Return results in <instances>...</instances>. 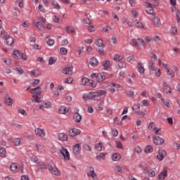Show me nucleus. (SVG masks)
I'll return each mask as SVG.
<instances>
[{
    "label": "nucleus",
    "mask_w": 180,
    "mask_h": 180,
    "mask_svg": "<svg viewBox=\"0 0 180 180\" xmlns=\"http://www.w3.org/2000/svg\"><path fill=\"white\" fill-rule=\"evenodd\" d=\"M38 167L39 168H40V169H49V171H51V172L53 175H56L58 176L60 175V171H58V169H57V167H53L50 164H48L47 165H46L44 163L41 162V163H39Z\"/></svg>",
    "instance_id": "obj_1"
},
{
    "label": "nucleus",
    "mask_w": 180,
    "mask_h": 180,
    "mask_svg": "<svg viewBox=\"0 0 180 180\" xmlns=\"http://www.w3.org/2000/svg\"><path fill=\"white\" fill-rule=\"evenodd\" d=\"M158 5V1H155L154 4H151L149 2L145 3L146 7V12L148 13V15H153V16L155 15V11H154V9H153V6H157Z\"/></svg>",
    "instance_id": "obj_2"
},
{
    "label": "nucleus",
    "mask_w": 180,
    "mask_h": 180,
    "mask_svg": "<svg viewBox=\"0 0 180 180\" xmlns=\"http://www.w3.org/2000/svg\"><path fill=\"white\" fill-rule=\"evenodd\" d=\"M139 43L144 48H146V46H147V44L146 43V41H144V39L141 38H138L137 39H134L131 41V46H133V47H139Z\"/></svg>",
    "instance_id": "obj_3"
},
{
    "label": "nucleus",
    "mask_w": 180,
    "mask_h": 180,
    "mask_svg": "<svg viewBox=\"0 0 180 180\" xmlns=\"http://www.w3.org/2000/svg\"><path fill=\"white\" fill-rule=\"evenodd\" d=\"M143 172L146 175H148V176H150V178H154L155 176V169L150 168L149 167H145L143 168Z\"/></svg>",
    "instance_id": "obj_4"
},
{
    "label": "nucleus",
    "mask_w": 180,
    "mask_h": 180,
    "mask_svg": "<svg viewBox=\"0 0 180 180\" xmlns=\"http://www.w3.org/2000/svg\"><path fill=\"white\" fill-rule=\"evenodd\" d=\"M91 78H96V81H98V82H103V81H105V73L101 72V73H92L91 75Z\"/></svg>",
    "instance_id": "obj_5"
},
{
    "label": "nucleus",
    "mask_w": 180,
    "mask_h": 180,
    "mask_svg": "<svg viewBox=\"0 0 180 180\" xmlns=\"http://www.w3.org/2000/svg\"><path fill=\"white\" fill-rule=\"evenodd\" d=\"M10 171L16 174L19 171H23V166L18 163H13L10 166Z\"/></svg>",
    "instance_id": "obj_6"
},
{
    "label": "nucleus",
    "mask_w": 180,
    "mask_h": 180,
    "mask_svg": "<svg viewBox=\"0 0 180 180\" xmlns=\"http://www.w3.org/2000/svg\"><path fill=\"white\" fill-rule=\"evenodd\" d=\"M162 67L166 70V72L169 77L174 78L175 77V72L172 69L169 68V65L167 63H162Z\"/></svg>",
    "instance_id": "obj_7"
},
{
    "label": "nucleus",
    "mask_w": 180,
    "mask_h": 180,
    "mask_svg": "<svg viewBox=\"0 0 180 180\" xmlns=\"http://www.w3.org/2000/svg\"><path fill=\"white\" fill-rule=\"evenodd\" d=\"M60 153L63 157V160L65 161H70V152H68V149L65 148H62L60 150Z\"/></svg>",
    "instance_id": "obj_8"
},
{
    "label": "nucleus",
    "mask_w": 180,
    "mask_h": 180,
    "mask_svg": "<svg viewBox=\"0 0 180 180\" xmlns=\"http://www.w3.org/2000/svg\"><path fill=\"white\" fill-rule=\"evenodd\" d=\"M167 176H168V167H165L163 171L158 175V180H165Z\"/></svg>",
    "instance_id": "obj_9"
},
{
    "label": "nucleus",
    "mask_w": 180,
    "mask_h": 180,
    "mask_svg": "<svg viewBox=\"0 0 180 180\" xmlns=\"http://www.w3.org/2000/svg\"><path fill=\"white\" fill-rule=\"evenodd\" d=\"M165 157H167V151L164 149H160L157 155V159L158 161H162Z\"/></svg>",
    "instance_id": "obj_10"
},
{
    "label": "nucleus",
    "mask_w": 180,
    "mask_h": 180,
    "mask_svg": "<svg viewBox=\"0 0 180 180\" xmlns=\"http://www.w3.org/2000/svg\"><path fill=\"white\" fill-rule=\"evenodd\" d=\"M34 133L37 137H46V131L40 128H36L34 129Z\"/></svg>",
    "instance_id": "obj_11"
},
{
    "label": "nucleus",
    "mask_w": 180,
    "mask_h": 180,
    "mask_svg": "<svg viewBox=\"0 0 180 180\" xmlns=\"http://www.w3.org/2000/svg\"><path fill=\"white\" fill-rule=\"evenodd\" d=\"M153 141L154 144H155V146H161L162 144H164V139L158 136H155L153 138Z\"/></svg>",
    "instance_id": "obj_12"
},
{
    "label": "nucleus",
    "mask_w": 180,
    "mask_h": 180,
    "mask_svg": "<svg viewBox=\"0 0 180 180\" xmlns=\"http://www.w3.org/2000/svg\"><path fill=\"white\" fill-rule=\"evenodd\" d=\"M27 91H30L31 94H35V95H41V87L37 86V88L31 89L30 87H28L27 89Z\"/></svg>",
    "instance_id": "obj_13"
},
{
    "label": "nucleus",
    "mask_w": 180,
    "mask_h": 180,
    "mask_svg": "<svg viewBox=\"0 0 180 180\" xmlns=\"http://www.w3.org/2000/svg\"><path fill=\"white\" fill-rule=\"evenodd\" d=\"M79 153H81V145L77 143L73 146V154L75 155H79Z\"/></svg>",
    "instance_id": "obj_14"
},
{
    "label": "nucleus",
    "mask_w": 180,
    "mask_h": 180,
    "mask_svg": "<svg viewBox=\"0 0 180 180\" xmlns=\"http://www.w3.org/2000/svg\"><path fill=\"white\" fill-rule=\"evenodd\" d=\"M73 120L76 123H81V120H82V115H81L78 112H75L73 114Z\"/></svg>",
    "instance_id": "obj_15"
},
{
    "label": "nucleus",
    "mask_w": 180,
    "mask_h": 180,
    "mask_svg": "<svg viewBox=\"0 0 180 180\" xmlns=\"http://www.w3.org/2000/svg\"><path fill=\"white\" fill-rule=\"evenodd\" d=\"M113 169H114L115 172H118V174H124V172H125L124 167H123L120 165L114 166Z\"/></svg>",
    "instance_id": "obj_16"
},
{
    "label": "nucleus",
    "mask_w": 180,
    "mask_h": 180,
    "mask_svg": "<svg viewBox=\"0 0 180 180\" xmlns=\"http://www.w3.org/2000/svg\"><path fill=\"white\" fill-rule=\"evenodd\" d=\"M81 134V130L77 129H72L69 130V136L71 137H75V136H78V134Z\"/></svg>",
    "instance_id": "obj_17"
},
{
    "label": "nucleus",
    "mask_w": 180,
    "mask_h": 180,
    "mask_svg": "<svg viewBox=\"0 0 180 180\" xmlns=\"http://www.w3.org/2000/svg\"><path fill=\"white\" fill-rule=\"evenodd\" d=\"M87 176H89L93 180L98 179V176L96 175V173H95V170L94 169L89 170L87 172Z\"/></svg>",
    "instance_id": "obj_18"
},
{
    "label": "nucleus",
    "mask_w": 180,
    "mask_h": 180,
    "mask_svg": "<svg viewBox=\"0 0 180 180\" xmlns=\"http://www.w3.org/2000/svg\"><path fill=\"white\" fill-rule=\"evenodd\" d=\"M82 85H89L91 84L93 88H95V85H94V83L92 82V81H89V79L86 77H83L82 79Z\"/></svg>",
    "instance_id": "obj_19"
},
{
    "label": "nucleus",
    "mask_w": 180,
    "mask_h": 180,
    "mask_svg": "<svg viewBox=\"0 0 180 180\" xmlns=\"http://www.w3.org/2000/svg\"><path fill=\"white\" fill-rule=\"evenodd\" d=\"M62 72L63 74H66V75H72V66L64 68Z\"/></svg>",
    "instance_id": "obj_20"
},
{
    "label": "nucleus",
    "mask_w": 180,
    "mask_h": 180,
    "mask_svg": "<svg viewBox=\"0 0 180 180\" xmlns=\"http://www.w3.org/2000/svg\"><path fill=\"white\" fill-rule=\"evenodd\" d=\"M151 20L156 27H160V26H161V20H160V18L154 17Z\"/></svg>",
    "instance_id": "obj_21"
},
{
    "label": "nucleus",
    "mask_w": 180,
    "mask_h": 180,
    "mask_svg": "<svg viewBox=\"0 0 180 180\" xmlns=\"http://www.w3.org/2000/svg\"><path fill=\"white\" fill-rule=\"evenodd\" d=\"M42 105L44 109H51V108H53V104L49 101H44Z\"/></svg>",
    "instance_id": "obj_22"
},
{
    "label": "nucleus",
    "mask_w": 180,
    "mask_h": 180,
    "mask_svg": "<svg viewBox=\"0 0 180 180\" xmlns=\"http://www.w3.org/2000/svg\"><path fill=\"white\" fill-rule=\"evenodd\" d=\"M137 71H139V74H144L146 69H144V65L141 63H139L137 65Z\"/></svg>",
    "instance_id": "obj_23"
},
{
    "label": "nucleus",
    "mask_w": 180,
    "mask_h": 180,
    "mask_svg": "<svg viewBox=\"0 0 180 180\" xmlns=\"http://www.w3.org/2000/svg\"><path fill=\"white\" fill-rule=\"evenodd\" d=\"M6 36H8V32H6L4 29V27L0 25V37H1V39H5Z\"/></svg>",
    "instance_id": "obj_24"
},
{
    "label": "nucleus",
    "mask_w": 180,
    "mask_h": 180,
    "mask_svg": "<svg viewBox=\"0 0 180 180\" xmlns=\"http://www.w3.org/2000/svg\"><path fill=\"white\" fill-rule=\"evenodd\" d=\"M58 139L60 141H67L68 140V136L64 133H60L58 134Z\"/></svg>",
    "instance_id": "obj_25"
},
{
    "label": "nucleus",
    "mask_w": 180,
    "mask_h": 180,
    "mask_svg": "<svg viewBox=\"0 0 180 180\" xmlns=\"http://www.w3.org/2000/svg\"><path fill=\"white\" fill-rule=\"evenodd\" d=\"M6 100H5V103L6 105H7V106H12V98H11V96H9V95L6 94Z\"/></svg>",
    "instance_id": "obj_26"
},
{
    "label": "nucleus",
    "mask_w": 180,
    "mask_h": 180,
    "mask_svg": "<svg viewBox=\"0 0 180 180\" xmlns=\"http://www.w3.org/2000/svg\"><path fill=\"white\" fill-rule=\"evenodd\" d=\"M95 149L97 151H103V150H105V146H103L102 143H97L95 146Z\"/></svg>",
    "instance_id": "obj_27"
},
{
    "label": "nucleus",
    "mask_w": 180,
    "mask_h": 180,
    "mask_svg": "<svg viewBox=\"0 0 180 180\" xmlns=\"http://www.w3.org/2000/svg\"><path fill=\"white\" fill-rule=\"evenodd\" d=\"M59 113H60V115H65V113H68V108L64 105L60 106L59 108Z\"/></svg>",
    "instance_id": "obj_28"
},
{
    "label": "nucleus",
    "mask_w": 180,
    "mask_h": 180,
    "mask_svg": "<svg viewBox=\"0 0 180 180\" xmlns=\"http://www.w3.org/2000/svg\"><path fill=\"white\" fill-rule=\"evenodd\" d=\"M112 161H120L122 156L119 153H113L111 157Z\"/></svg>",
    "instance_id": "obj_29"
},
{
    "label": "nucleus",
    "mask_w": 180,
    "mask_h": 180,
    "mask_svg": "<svg viewBox=\"0 0 180 180\" xmlns=\"http://www.w3.org/2000/svg\"><path fill=\"white\" fill-rule=\"evenodd\" d=\"M164 92L165 94H171V88L169 86L167 82L163 83Z\"/></svg>",
    "instance_id": "obj_30"
},
{
    "label": "nucleus",
    "mask_w": 180,
    "mask_h": 180,
    "mask_svg": "<svg viewBox=\"0 0 180 180\" xmlns=\"http://www.w3.org/2000/svg\"><path fill=\"white\" fill-rule=\"evenodd\" d=\"M98 62L96 58L94 57L90 59V65H91V67H96L98 65Z\"/></svg>",
    "instance_id": "obj_31"
},
{
    "label": "nucleus",
    "mask_w": 180,
    "mask_h": 180,
    "mask_svg": "<svg viewBox=\"0 0 180 180\" xmlns=\"http://www.w3.org/2000/svg\"><path fill=\"white\" fill-rule=\"evenodd\" d=\"M13 57L14 58H17L18 60H20V58H22L20 53H19V51H18V50H14L13 51Z\"/></svg>",
    "instance_id": "obj_32"
},
{
    "label": "nucleus",
    "mask_w": 180,
    "mask_h": 180,
    "mask_svg": "<svg viewBox=\"0 0 180 180\" xmlns=\"http://www.w3.org/2000/svg\"><path fill=\"white\" fill-rule=\"evenodd\" d=\"M13 143L16 146H22V144H23V141H22V139H20V138H15L13 140Z\"/></svg>",
    "instance_id": "obj_33"
},
{
    "label": "nucleus",
    "mask_w": 180,
    "mask_h": 180,
    "mask_svg": "<svg viewBox=\"0 0 180 180\" xmlns=\"http://www.w3.org/2000/svg\"><path fill=\"white\" fill-rule=\"evenodd\" d=\"M13 37L8 36L7 37V38L6 39V44L7 46H12V44L13 43Z\"/></svg>",
    "instance_id": "obj_34"
},
{
    "label": "nucleus",
    "mask_w": 180,
    "mask_h": 180,
    "mask_svg": "<svg viewBox=\"0 0 180 180\" xmlns=\"http://www.w3.org/2000/svg\"><path fill=\"white\" fill-rule=\"evenodd\" d=\"M144 151L146 154H150V153H153L154 151V148L151 146H148L145 148Z\"/></svg>",
    "instance_id": "obj_35"
},
{
    "label": "nucleus",
    "mask_w": 180,
    "mask_h": 180,
    "mask_svg": "<svg viewBox=\"0 0 180 180\" xmlns=\"http://www.w3.org/2000/svg\"><path fill=\"white\" fill-rule=\"evenodd\" d=\"M37 150L39 153L43 154L45 151L44 146L43 145H36Z\"/></svg>",
    "instance_id": "obj_36"
},
{
    "label": "nucleus",
    "mask_w": 180,
    "mask_h": 180,
    "mask_svg": "<svg viewBox=\"0 0 180 180\" xmlns=\"http://www.w3.org/2000/svg\"><path fill=\"white\" fill-rule=\"evenodd\" d=\"M89 98L91 101H94V99H95V98H98V94L96 92H90L89 94Z\"/></svg>",
    "instance_id": "obj_37"
},
{
    "label": "nucleus",
    "mask_w": 180,
    "mask_h": 180,
    "mask_svg": "<svg viewBox=\"0 0 180 180\" xmlns=\"http://www.w3.org/2000/svg\"><path fill=\"white\" fill-rule=\"evenodd\" d=\"M0 157H1V158L6 157V149H5V148H0Z\"/></svg>",
    "instance_id": "obj_38"
},
{
    "label": "nucleus",
    "mask_w": 180,
    "mask_h": 180,
    "mask_svg": "<svg viewBox=\"0 0 180 180\" xmlns=\"http://www.w3.org/2000/svg\"><path fill=\"white\" fill-rule=\"evenodd\" d=\"M95 44L98 47H103V40L99 39L95 40Z\"/></svg>",
    "instance_id": "obj_39"
},
{
    "label": "nucleus",
    "mask_w": 180,
    "mask_h": 180,
    "mask_svg": "<svg viewBox=\"0 0 180 180\" xmlns=\"http://www.w3.org/2000/svg\"><path fill=\"white\" fill-rule=\"evenodd\" d=\"M105 157H106V154L101 153L96 157V159L97 161H101V160H105Z\"/></svg>",
    "instance_id": "obj_40"
},
{
    "label": "nucleus",
    "mask_w": 180,
    "mask_h": 180,
    "mask_svg": "<svg viewBox=\"0 0 180 180\" xmlns=\"http://www.w3.org/2000/svg\"><path fill=\"white\" fill-rule=\"evenodd\" d=\"M154 75L155 77H160L161 75V70L158 68H155L154 70Z\"/></svg>",
    "instance_id": "obj_41"
},
{
    "label": "nucleus",
    "mask_w": 180,
    "mask_h": 180,
    "mask_svg": "<svg viewBox=\"0 0 180 180\" xmlns=\"http://www.w3.org/2000/svg\"><path fill=\"white\" fill-rule=\"evenodd\" d=\"M65 30L67 33H71L72 34H75V30L72 29V27H65Z\"/></svg>",
    "instance_id": "obj_42"
},
{
    "label": "nucleus",
    "mask_w": 180,
    "mask_h": 180,
    "mask_svg": "<svg viewBox=\"0 0 180 180\" xmlns=\"http://www.w3.org/2000/svg\"><path fill=\"white\" fill-rule=\"evenodd\" d=\"M96 93L98 98H99V96H105L106 95V91L104 90H98Z\"/></svg>",
    "instance_id": "obj_43"
},
{
    "label": "nucleus",
    "mask_w": 180,
    "mask_h": 180,
    "mask_svg": "<svg viewBox=\"0 0 180 180\" xmlns=\"http://www.w3.org/2000/svg\"><path fill=\"white\" fill-rule=\"evenodd\" d=\"M113 58L115 61H122V60H123V56L116 53V54L114 55Z\"/></svg>",
    "instance_id": "obj_44"
},
{
    "label": "nucleus",
    "mask_w": 180,
    "mask_h": 180,
    "mask_svg": "<svg viewBox=\"0 0 180 180\" xmlns=\"http://www.w3.org/2000/svg\"><path fill=\"white\" fill-rule=\"evenodd\" d=\"M49 65H53V64H56L57 63V58L56 57H51L49 60Z\"/></svg>",
    "instance_id": "obj_45"
},
{
    "label": "nucleus",
    "mask_w": 180,
    "mask_h": 180,
    "mask_svg": "<svg viewBox=\"0 0 180 180\" xmlns=\"http://www.w3.org/2000/svg\"><path fill=\"white\" fill-rule=\"evenodd\" d=\"M127 61L128 63H130L131 64H133L136 61V56H129L127 58Z\"/></svg>",
    "instance_id": "obj_46"
},
{
    "label": "nucleus",
    "mask_w": 180,
    "mask_h": 180,
    "mask_svg": "<svg viewBox=\"0 0 180 180\" xmlns=\"http://www.w3.org/2000/svg\"><path fill=\"white\" fill-rule=\"evenodd\" d=\"M170 32L172 33V34H174L176 35L178 34V28L176 27H172Z\"/></svg>",
    "instance_id": "obj_47"
},
{
    "label": "nucleus",
    "mask_w": 180,
    "mask_h": 180,
    "mask_svg": "<svg viewBox=\"0 0 180 180\" xmlns=\"http://www.w3.org/2000/svg\"><path fill=\"white\" fill-rule=\"evenodd\" d=\"M139 109H140V104L139 103L135 104L132 106V110H134V112H135L136 113H137Z\"/></svg>",
    "instance_id": "obj_48"
},
{
    "label": "nucleus",
    "mask_w": 180,
    "mask_h": 180,
    "mask_svg": "<svg viewBox=\"0 0 180 180\" xmlns=\"http://www.w3.org/2000/svg\"><path fill=\"white\" fill-rule=\"evenodd\" d=\"M11 126L13 127V129H15V130H20V129H22V125L19 124L13 123Z\"/></svg>",
    "instance_id": "obj_49"
},
{
    "label": "nucleus",
    "mask_w": 180,
    "mask_h": 180,
    "mask_svg": "<svg viewBox=\"0 0 180 180\" xmlns=\"http://www.w3.org/2000/svg\"><path fill=\"white\" fill-rule=\"evenodd\" d=\"M30 75H32V77H39V70H32L30 72Z\"/></svg>",
    "instance_id": "obj_50"
},
{
    "label": "nucleus",
    "mask_w": 180,
    "mask_h": 180,
    "mask_svg": "<svg viewBox=\"0 0 180 180\" xmlns=\"http://www.w3.org/2000/svg\"><path fill=\"white\" fill-rule=\"evenodd\" d=\"M15 4L19 6V8H23L25 5L23 0H17Z\"/></svg>",
    "instance_id": "obj_51"
},
{
    "label": "nucleus",
    "mask_w": 180,
    "mask_h": 180,
    "mask_svg": "<svg viewBox=\"0 0 180 180\" xmlns=\"http://www.w3.org/2000/svg\"><path fill=\"white\" fill-rule=\"evenodd\" d=\"M136 27H139V29H143L144 27V25H143V22L136 20Z\"/></svg>",
    "instance_id": "obj_52"
},
{
    "label": "nucleus",
    "mask_w": 180,
    "mask_h": 180,
    "mask_svg": "<svg viewBox=\"0 0 180 180\" xmlns=\"http://www.w3.org/2000/svg\"><path fill=\"white\" fill-rule=\"evenodd\" d=\"M53 22H54L55 23H61V20H60V17H58L57 15H54L53 17Z\"/></svg>",
    "instance_id": "obj_53"
},
{
    "label": "nucleus",
    "mask_w": 180,
    "mask_h": 180,
    "mask_svg": "<svg viewBox=\"0 0 180 180\" xmlns=\"http://www.w3.org/2000/svg\"><path fill=\"white\" fill-rule=\"evenodd\" d=\"M52 5H53L54 9H61V6L57 1H53Z\"/></svg>",
    "instance_id": "obj_54"
},
{
    "label": "nucleus",
    "mask_w": 180,
    "mask_h": 180,
    "mask_svg": "<svg viewBox=\"0 0 180 180\" xmlns=\"http://www.w3.org/2000/svg\"><path fill=\"white\" fill-rule=\"evenodd\" d=\"M149 68L151 70V71H154V70H155V65H154V61L153 60L149 61Z\"/></svg>",
    "instance_id": "obj_55"
},
{
    "label": "nucleus",
    "mask_w": 180,
    "mask_h": 180,
    "mask_svg": "<svg viewBox=\"0 0 180 180\" xmlns=\"http://www.w3.org/2000/svg\"><path fill=\"white\" fill-rule=\"evenodd\" d=\"M161 101L162 102H163L165 106H166L167 108H171V104H169V101H165V98H162Z\"/></svg>",
    "instance_id": "obj_56"
},
{
    "label": "nucleus",
    "mask_w": 180,
    "mask_h": 180,
    "mask_svg": "<svg viewBox=\"0 0 180 180\" xmlns=\"http://www.w3.org/2000/svg\"><path fill=\"white\" fill-rule=\"evenodd\" d=\"M103 67H104V70H108L109 68V67H110V61L106 60L103 63Z\"/></svg>",
    "instance_id": "obj_57"
},
{
    "label": "nucleus",
    "mask_w": 180,
    "mask_h": 180,
    "mask_svg": "<svg viewBox=\"0 0 180 180\" xmlns=\"http://www.w3.org/2000/svg\"><path fill=\"white\" fill-rule=\"evenodd\" d=\"M30 160L32 162H35V164H39V158H37V157L33 155L30 158Z\"/></svg>",
    "instance_id": "obj_58"
},
{
    "label": "nucleus",
    "mask_w": 180,
    "mask_h": 180,
    "mask_svg": "<svg viewBox=\"0 0 180 180\" xmlns=\"http://www.w3.org/2000/svg\"><path fill=\"white\" fill-rule=\"evenodd\" d=\"M155 124L154 122H150L148 125L149 130L153 131L155 129Z\"/></svg>",
    "instance_id": "obj_59"
},
{
    "label": "nucleus",
    "mask_w": 180,
    "mask_h": 180,
    "mask_svg": "<svg viewBox=\"0 0 180 180\" xmlns=\"http://www.w3.org/2000/svg\"><path fill=\"white\" fill-rule=\"evenodd\" d=\"M173 147L174 150H180V144L176 142L173 143Z\"/></svg>",
    "instance_id": "obj_60"
},
{
    "label": "nucleus",
    "mask_w": 180,
    "mask_h": 180,
    "mask_svg": "<svg viewBox=\"0 0 180 180\" xmlns=\"http://www.w3.org/2000/svg\"><path fill=\"white\" fill-rule=\"evenodd\" d=\"M39 94H35L33 96L34 100L37 102V103H40V98H39Z\"/></svg>",
    "instance_id": "obj_61"
},
{
    "label": "nucleus",
    "mask_w": 180,
    "mask_h": 180,
    "mask_svg": "<svg viewBox=\"0 0 180 180\" xmlns=\"http://www.w3.org/2000/svg\"><path fill=\"white\" fill-rule=\"evenodd\" d=\"M154 40L156 43H161V38L158 35L154 37Z\"/></svg>",
    "instance_id": "obj_62"
},
{
    "label": "nucleus",
    "mask_w": 180,
    "mask_h": 180,
    "mask_svg": "<svg viewBox=\"0 0 180 180\" xmlns=\"http://www.w3.org/2000/svg\"><path fill=\"white\" fill-rule=\"evenodd\" d=\"M119 68H126V63L124 62H120L118 63Z\"/></svg>",
    "instance_id": "obj_63"
},
{
    "label": "nucleus",
    "mask_w": 180,
    "mask_h": 180,
    "mask_svg": "<svg viewBox=\"0 0 180 180\" xmlns=\"http://www.w3.org/2000/svg\"><path fill=\"white\" fill-rule=\"evenodd\" d=\"M60 51L63 55H65L67 53H68V51L65 48H60Z\"/></svg>",
    "instance_id": "obj_64"
}]
</instances>
